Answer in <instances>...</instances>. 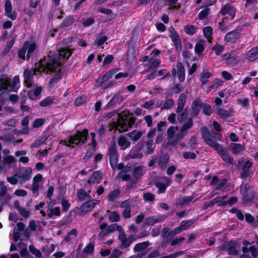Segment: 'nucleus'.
Listing matches in <instances>:
<instances>
[{
	"instance_id": "f257e3e1",
	"label": "nucleus",
	"mask_w": 258,
	"mask_h": 258,
	"mask_svg": "<svg viewBox=\"0 0 258 258\" xmlns=\"http://www.w3.org/2000/svg\"><path fill=\"white\" fill-rule=\"evenodd\" d=\"M72 52V50L69 47L62 48L59 50L58 54H55L49 56L47 59L44 58L40 60L38 71H42L46 74L57 72L56 75L50 80V87H54L61 78L62 72L60 66L62 61L61 57L68 59L71 55Z\"/></svg>"
},
{
	"instance_id": "f03ea898",
	"label": "nucleus",
	"mask_w": 258,
	"mask_h": 258,
	"mask_svg": "<svg viewBox=\"0 0 258 258\" xmlns=\"http://www.w3.org/2000/svg\"><path fill=\"white\" fill-rule=\"evenodd\" d=\"M201 132L203 138L206 144L216 150L224 161L229 164L232 163L233 159L228 154L227 149L217 143L216 139L211 136L209 130L203 127Z\"/></svg>"
},
{
	"instance_id": "7ed1b4c3",
	"label": "nucleus",
	"mask_w": 258,
	"mask_h": 258,
	"mask_svg": "<svg viewBox=\"0 0 258 258\" xmlns=\"http://www.w3.org/2000/svg\"><path fill=\"white\" fill-rule=\"evenodd\" d=\"M134 122V118L128 111H124L121 113L118 114L117 122L111 123L110 125L111 128L109 129V131L114 130L115 131H118L120 133L126 132L132 126Z\"/></svg>"
},
{
	"instance_id": "20e7f679",
	"label": "nucleus",
	"mask_w": 258,
	"mask_h": 258,
	"mask_svg": "<svg viewBox=\"0 0 258 258\" xmlns=\"http://www.w3.org/2000/svg\"><path fill=\"white\" fill-rule=\"evenodd\" d=\"M20 86L19 76H15L11 83V76L8 75L0 76V92L4 90L8 92L16 91Z\"/></svg>"
},
{
	"instance_id": "39448f33",
	"label": "nucleus",
	"mask_w": 258,
	"mask_h": 258,
	"mask_svg": "<svg viewBox=\"0 0 258 258\" xmlns=\"http://www.w3.org/2000/svg\"><path fill=\"white\" fill-rule=\"evenodd\" d=\"M88 134L87 130H84L82 132H77L76 134L71 136L68 141L61 140L60 143L72 147L75 145L80 146L85 143Z\"/></svg>"
},
{
	"instance_id": "423d86ee",
	"label": "nucleus",
	"mask_w": 258,
	"mask_h": 258,
	"mask_svg": "<svg viewBox=\"0 0 258 258\" xmlns=\"http://www.w3.org/2000/svg\"><path fill=\"white\" fill-rule=\"evenodd\" d=\"M37 47V45L33 40L27 41L24 43L23 47L19 50L18 56L24 60L27 51V59H29Z\"/></svg>"
},
{
	"instance_id": "0eeeda50",
	"label": "nucleus",
	"mask_w": 258,
	"mask_h": 258,
	"mask_svg": "<svg viewBox=\"0 0 258 258\" xmlns=\"http://www.w3.org/2000/svg\"><path fill=\"white\" fill-rule=\"evenodd\" d=\"M168 143L171 145H175L178 141L184 137L180 130L177 127L170 126L167 130Z\"/></svg>"
},
{
	"instance_id": "6e6552de",
	"label": "nucleus",
	"mask_w": 258,
	"mask_h": 258,
	"mask_svg": "<svg viewBox=\"0 0 258 258\" xmlns=\"http://www.w3.org/2000/svg\"><path fill=\"white\" fill-rule=\"evenodd\" d=\"M40 62L38 64H36V67L33 70V73L29 70H26L24 72V82L26 85L28 87L31 86L33 83V75H37L38 73L42 72V71H38V68H39Z\"/></svg>"
},
{
	"instance_id": "1a4fd4ad",
	"label": "nucleus",
	"mask_w": 258,
	"mask_h": 258,
	"mask_svg": "<svg viewBox=\"0 0 258 258\" xmlns=\"http://www.w3.org/2000/svg\"><path fill=\"white\" fill-rule=\"evenodd\" d=\"M108 156L110 164L112 168L117 167L118 170H120L123 168V165L122 164H117L118 162V156L116 150L114 147H112L109 149Z\"/></svg>"
},
{
	"instance_id": "9d476101",
	"label": "nucleus",
	"mask_w": 258,
	"mask_h": 258,
	"mask_svg": "<svg viewBox=\"0 0 258 258\" xmlns=\"http://www.w3.org/2000/svg\"><path fill=\"white\" fill-rule=\"evenodd\" d=\"M168 30L169 32L170 37L172 42L176 46V49L178 51H181L182 49V44L181 42V39L180 38L179 35L178 34L177 32L172 26L169 28Z\"/></svg>"
},
{
	"instance_id": "9b49d317",
	"label": "nucleus",
	"mask_w": 258,
	"mask_h": 258,
	"mask_svg": "<svg viewBox=\"0 0 258 258\" xmlns=\"http://www.w3.org/2000/svg\"><path fill=\"white\" fill-rule=\"evenodd\" d=\"M118 238L121 242L120 247L121 248L124 249L128 247L131 243L135 240L134 236L132 235L127 237L124 232H121L119 234Z\"/></svg>"
},
{
	"instance_id": "f8f14e48",
	"label": "nucleus",
	"mask_w": 258,
	"mask_h": 258,
	"mask_svg": "<svg viewBox=\"0 0 258 258\" xmlns=\"http://www.w3.org/2000/svg\"><path fill=\"white\" fill-rule=\"evenodd\" d=\"M99 203L98 200H91L83 204L80 208L79 214L82 215L91 211Z\"/></svg>"
},
{
	"instance_id": "ddd939ff",
	"label": "nucleus",
	"mask_w": 258,
	"mask_h": 258,
	"mask_svg": "<svg viewBox=\"0 0 258 258\" xmlns=\"http://www.w3.org/2000/svg\"><path fill=\"white\" fill-rule=\"evenodd\" d=\"M237 246L238 243L236 241H229L225 243L221 249L226 250L229 254L237 255L238 254Z\"/></svg>"
},
{
	"instance_id": "4468645a",
	"label": "nucleus",
	"mask_w": 258,
	"mask_h": 258,
	"mask_svg": "<svg viewBox=\"0 0 258 258\" xmlns=\"http://www.w3.org/2000/svg\"><path fill=\"white\" fill-rule=\"evenodd\" d=\"M144 145L142 143H138L134 147H133L128 156L131 158H141L143 157V153L141 152L143 148Z\"/></svg>"
},
{
	"instance_id": "2eb2a0df",
	"label": "nucleus",
	"mask_w": 258,
	"mask_h": 258,
	"mask_svg": "<svg viewBox=\"0 0 258 258\" xmlns=\"http://www.w3.org/2000/svg\"><path fill=\"white\" fill-rule=\"evenodd\" d=\"M220 13L222 15H228L232 19L234 18L236 14L235 9L228 4H226L222 7Z\"/></svg>"
},
{
	"instance_id": "dca6fc26",
	"label": "nucleus",
	"mask_w": 258,
	"mask_h": 258,
	"mask_svg": "<svg viewBox=\"0 0 258 258\" xmlns=\"http://www.w3.org/2000/svg\"><path fill=\"white\" fill-rule=\"evenodd\" d=\"M55 204L54 201H51L48 203L47 205V209L46 210L47 215L49 218H51L53 216H58L60 214V211L59 208H53V205Z\"/></svg>"
},
{
	"instance_id": "f3484780",
	"label": "nucleus",
	"mask_w": 258,
	"mask_h": 258,
	"mask_svg": "<svg viewBox=\"0 0 258 258\" xmlns=\"http://www.w3.org/2000/svg\"><path fill=\"white\" fill-rule=\"evenodd\" d=\"M166 218L165 215H157L148 218L144 222V226L153 225L154 224L163 221Z\"/></svg>"
},
{
	"instance_id": "a211bd4d",
	"label": "nucleus",
	"mask_w": 258,
	"mask_h": 258,
	"mask_svg": "<svg viewBox=\"0 0 258 258\" xmlns=\"http://www.w3.org/2000/svg\"><path fill=\"white\" fill-rule=\"evenodd\" d=\"M12 6L11 2L9 0H7L5 5V15L11 20H14L17 17V13L14 11L12 12Z\"/></svg>"
},
{
	"instance_id": "6ab92c4d",
	"label": "nucleus",
	"mask_w": 258,
	"mask_h": 258,
	"mask_svg": "<svg viewBox=\"0 0 258 258\" xmlns=\"http://www.w3.org/2000/svg\"><path fill=\"white\" fill-rule=\"evenodd\" d=\"M131 203V200H127L123 202L120 205L121 208L123 209L122 212V215L125 218H129L131 217L130 206Z\"/></svg>"
},
{
	"instance_id": "aec40b11",
	"label": "nucleus",
	"mask_w": 258,
	"mask_h": 258,
	"mask_svg": "<svg viewBox=\"0 0 258 258\" xmlns=\"http://www.w3.org/2000/svg\"><path fill=\"white\" fill-rule=\"evenodd\" d=\"M245 58L250 62L258 58V46L253 47L247 51L245 55Z\"/></svg>"
},
{
	"instance_id": "412c9836",
	"label": "nucleus",
	"mask_w": 258,
	"mask_h": 258,
	"mask_svg": "<svg viewBox=\"0 0 258 258\" xmlns=\"http://www.w3.org/2000/svg\"><path fill=\"white\" fill-rule=\"evenodd\" d=\"M32 169L30 167L25 168L23 171L18 174L19 179L24 182L30 179L32 175Z\"/></svg>"
},
{
	"instance_id": "4be33fe9",
	"label": "nucleus",
	"mask_w": 258,
	"mask_h": 258,
	"mask_svg": "<svg viewBox=\"0 0 258 258\" xmlns=\"http://www.w3.org/2000/svg\"><path fill=\"white\" fill-rule=\"evenodd\" d=\"M42 179V176L41 174H37L33 177V184L31 188L33 193L37 191L40 187Z\"/></svg>"
},
{
	"instance_id": "5701e85b",
	"label": "nucleus",
	"mask_w": 258,
	"mask_h": 258,
	"mask_svg": "<svg viewBox=\"0 0 258 258\" xmlns=\"http://www.w3.org/2000/svg\"><path fill=\"white\" fill-rule=\"evenodd\" d=\"M165 183L157 182L156 186L158 189V192L159 194L163 193L165 191L166 188L171 185L172 183V180L169 178L164 177Z\"/></svg>"
},
{
	"instance_id": "b1692460",
	"label": "nucleus",
	"mask_w": 258,
	"mask_h": 258,
	"mask_svg": "<svg viewBox=\"0 0 258 258\" xmlns=\"http://www.w3.org/2000/svg\"><path fill=\"white\" fill-rule=\"evenodd\" d=\"M113 82L110 80L104 79L103 78H99L96 82L95 86L97 87H100L103 89H106L111 87L113 84Z\"/></svg>"
},
{
	"instance_id": "393cba45",
	"label": "nucleus",
	"mask_w": 258,
	"mask_h": 258,
	"mask_svg": "<svg viewBox=\"0 0 258 258\" xmlns=\"http://www.w3.org/2000/svg\"><path fill=\"white\" fill-rule=\"evenodd\" d=\"M239 36L238 30H233L228 32L225 36L224 40L227 43H235Z\"/></svg>"
},
{
	"instance_id": "a878e982",
	"label": "nucleus",
	"mask_w": 258,
	"mask_h": 258,
	"mask_svg": "<svg viewBox=\"0 0 258 258\" xmlns=\"http://www.w3.org/2000/svg\"><path fill=\"white\" fill-rule=\"evenodd\" d=\"M15 161V158L12 155H8L3 158L2 164H3V171L6 172L8 171L10 169L9 165L14 163Z\"/></svg>"
},
{
	"instance_id": "bb28decb",
	"label": "nucleus",
	"mask_w": 258,
	"mask_h": 258,
	"mask_svg": "<svg viewBox=\"0 0 258 258\" xmlns=\"http://www.w3.org/2000/svg\"><path fill=\"white\" fill-rule=\"evenodd\" d=\"M216 113L223 119H226L231 116L232 112L230 110H226L220 107H217L215 110Z\"/></svg>"
},
{
	"instance_id": "cd10ccee",
	"label": "nucleus",
	"mask_w": 258,
	"mask_h": 258,
	"mask_svg": "<svg viewBox=\"0 0 258 258\" xmlns=\"http://www.w3.org/2000/svg\"><path fill=\"white\" fill-rule=\"evenodd\" d=\"M17 228H15L13 231L14 240L17 241L20 238V233L24 231L25 225L22 222H19L17 224Z\"/></svg>"
},
{
	"instance_id": "c85d7f7f",
	"label": "nucleus",
	"mask_w": 258,
	"mask_h": 258,
	"mask_svg": "<svg viewBox=\"0 0 258 258\" xmlns=\"http://www.w3.org/2000/svg\"><path fill=\"white\" fill-rule=\"evenodd\" d=\"M226 62L229 66H234L238 63L239 59L238 57L231 55L230 53H226L224 55Z\"/></svg>"
},
{
	"instance_id": "c756f323",
	"label": "nucleus",
	"mask_w": 258,
	"mask_h": 258,
	"mask_svg": "<svg viewBox=\"0 0 258 258\" xmlns=\"http://www.w3.org/2000/svg\"><path fill=\"white\" fill-rule=\"evenodd\" d=\"M41 92L42 87L40 86H37L34 90L29 91V97L30 99L34 100L39 99Z\"/></svg>"
},
{
	"instance_id": "7c9ffc66",
	"label": "nucleus",
	"mask_w": 258,
	"mask_h": 258,
	"mask_svg": "<svg viewBox=\"0 0 258 258\" xmlns=\"http://www.w3.org/2000/svg\"><path fill=\"white\" fill-rule=\"evenodd\" d=\"M144 132L138 130H134L126 135L133 141H138L143 135Z\"/></svg>"
},
{
	"instance_id": "2f4dec72",
	"label": "nucleus",
	"mask_w": 258,
	"mask_h": 258,
	"mask_svg": "<svg viewBox=\"0 0 258 258\" xmlns=\"http://www.w3.org/2000/svg\"><path fill=\"white\" fill-rule=\"evenodd\" d=\"M118 144L120 149L124 150L130 147L131 143L125 136H121L118 139Z\"/></svg>"
},
{
	"instance_id": "473e14b6",
	"label": "nucleus",
	"mask_w": 258,
	"mask_h": 258,
	"mask_svg": "<svg viewBox=\"0 0 258 258\" xmlns=\"http://www.w3.org/2000/svg\"><path fill=\"white\" fill-rule=\"evenodd\" d=\"M186 98V96L184 93L180 94L177 102V113H178L182 111L184 106Z\"/></svg>"
},
{
	"instance_id": "72a5a7b5",
	"label": "nucleus",
	"mask_w": 258,
	"mask_h": 258,
	"mask_svg": "<svg viewBox=\"0 0 258 258\" xmlns=\"http://www.w3.org/2000/svg\"><path fill=\"white\" fill-rule=\"evenodd\" d=\"M101 176V174L100 172L95 171L88 179V183L91 185L98 184L99 183Z\"/></svg>"
},
{
	"instance_id": "f704fd0d",
	"label": "nucleus",
	"mask_w": 258,
	"mask_h": 258,
	"mask_svg": "<svg viewBox=\"0 0 258 258\" xmlns=\"http://www.w3.org/2000/svg\"><path fill=\"white\" fill-rule=\"evenodd\" d=\"M143 145L144 151L145 154L149 155L154 152L155 147L153 146V141L150 140L146 142Z\"/></svg>"
},
{
	"instance_id": "c9c22d12",
	"label": "nucleus",
	"mask_w": 258,
	"mask_h": 258,
	"mask_svg": "<svg viewBox=\"0 0 258 258\" xmlns=\"http://www.w3.org/2000/svg\"><path fill=\"white\" fill-rule=\"evenodd\" d=\"M177 73L180 82H183L185 79L184 69L181 62L177 63L176 65Z\"/></svg>"
},
{
	"instance_id": "e433bc0d",
	"label": "nucleus",
	"mask_w": 258,
	"mask_h": 258,
	"mask_svg": "<svg viewBox=\"0 0 258 258\" xmlns=\"http://www.w3.org/2000/svg\"><path fill=\"white\" fill-rule=\"evenodd\" d=\"M202 103L200 100H196L193 101L191 105L192 113L194 116H197L200 110Z\"/></svg>"
},
{
	"instance_id": "4c0bfd02",
	"label": "nucleus",
	"mask_w": 258,
	"mask_h": 258,
	"mask_svg": "<svg viewBox=\"0 0 258 258\" xmlns=\"http://www.w3.org/2000/svg\"><path fill=\"white\" fill-rule=\"evenodd\" d=\"M205 40L200 39L196 44L195 46V53L200 55L205 49Z\"/></svg>"
},
{
	"instance_id": "58836bf2",
	"label": "nucleus",
	"mask_w": 258,
	"mask_h": 258,
	"mask_svg": "<svg viewBox=\"0 0 258 258\" xmlns=\"http://www.w3.org/2000/svg\"><path fill=\"white\" fill-rule=\"evenodd\" d=\"M212 76V74L208 70H204L201 73L200 81L203 85L206 84L208 79Z\"/></svg>"
},
{
	"instance_id": "ea45409f",
	"label": "nucleus",
	"mask_w": 258,
	"mask_h": 258,
	"mask_svg": "<svg viewBox=\"0 0 258 258\" xmlns=\"http://www.w3.org/2000/svg\"><path fill=\"white\" fill-rule=\"evenodd\" d=\"M193 125V121L192 118H188L187 121L184 123L182 127L180 130L181 134L184 136L187 134V131L190 129Z\"/></svg>"
},
{
	"instance_id": "a19ab883",
	"label": "nucleus",
	"mask_w": 258,
	"mask_h": 258,
	"mask_svg": "<svg viewBox=\"0 0 258 258\" xmlns=\"http://www.w3.org/2000/svg\"><path fill=\"white\" fill-rule=\"evenodd\" d=\"M203 32L205 37L209 43L212 42L211 37L213 34V29L210 26H207L203 29Z\"/></svg>"
},
{
	"instance_id": "79ce46f5",
	"label": "nucleus",
	"mask_w": 258,
	"mask_h": 258,
	"mask_svg": "<svg viewBox=\"0 0 258 258\" xmlns=\"http://www.w3.org/2000/svg\"><path fill=\"white\" fill-rule=\"evenodd\" d=\"M149 246V242L148 241H145L141 243L137 244L134 249L136 251L145 252L148 248Z\"/></svg>"
},
{
	"instance_id": "37998d69",
	"label": "nucleus",
	"mask_w": 258,
	"mask_h": 258,
	"mask_svg": "<svg viewBox=\"0 0 258 258\" xmlns=\"http://www.w3.org/2000/svg\"><path fill=\"white\" fill-rule=\"evenodd\" d=\"M120 170L121 171L118 174V176L124 181L128 180L130 179V175L127 173L128 171H130V168H124L123 167V168Z\"/></svg>"
},
{
	"instance_id": "c03bdc74",
	"label": "nucleus",
	"mask_w": 258,
	"mask_h": 258,
	"mask_svg": "<svg viewBox=\"0 0 258 258\" xmlns=\"http://www.w3.org/2000/svg\"><path fill=\"white\" fill-rule=\"evenodd\" d=\"M244 150V146L240 144L234 143L231 146V150L234 154H238Z\"/></svg>"
},
{
	"instance_id": "a18cd8bd",
	"label": "nucleus",
	"mask_w": 258,
	"mask_h": 258,
	"mask_svg": "<svg viewBox=\"0 0 258 258\" xmlns=\"http://www.w3.org/2000/svg\"><path fill=\"white\" fill-rule=\"evenodd\" d=\"M197 29L196 26L191 25H186L183 28L185 33L190 35L195 34L197 32Z\"/></svg>"
},
{
	"instance_id": "49530a36",
	"label": "nucleus",
	"mask_w": 258,
	"mask_h": 258,
	"mask_svg": "<svg viewBox=\"0 0 258 258\" xmlns=\"http://www.w3.org/2000/svg\"><path fill=\"white\" fill-rule=\"evenodd\" d=\"M47 136H43L39 137L37 140L31 144V147L32 148H38L40 147L45 141L47 139Z\"/></svg>"
},
{
	"instance_id": "de8ad7c7",
	"label": "nucleus",
	"mask_w": 258,
	"mask_h": 258,
	"mask_svg": "<svg viewBox=\"0 0 258 258\" xmlns=\"http://www.w3.org/2000/svg\"><path fill=\"white\" fill-rule=\"evenodd\" d=\"M194 199L192 196H186L179 199L177 202V205H183L190 203Z\"/></svg>"
},
{
	"instance_id": "09e8293b",
	"label": "nucleus",
	"mask_w": 258,
	"mask_h": 258,
	"mask_svg": "<svg viewBox=\"0 0 258 258\" xmlns=\"http://www.w3.org/2000/svg\"><path fill=\"white\" fill-rule=\"evenodd\" d=\"M108 231H110V233L114 232L115 231H118L119 232V234L121 233V232H123L122 227L116 224H113L110 225L108 227Z\"/></svg>"
},
{
	"instance_id": "8fccbe9b",
	"label": "nucleus",
	"mask_w": 258,
	"mask_h": 258,
	"mask_svg": "<svg viewBox=\"0 0 258 258\" xmlns=\"http://www.w3.org/2000/svg\"><path fill=\"white\" fill-rule=\"evenodd\" d=\"M54 101V98L52 97H47L40 102V106L42 107H46L51 105Z\"/></svg>"
},
{
	"instance_id": "3c124183",
	"label": "nucleus",
	"mask_w": 258,
	"mask_h": 258,
	"mask_svg": "<svg viewBox=\"0 0 258 258\" xmlns=\"http://www.w3.org/2000/svg\"><path fill=\"white\" fill-rule=\"evenodd\" d=\"M223 84V81L219 79H216L213 82V84L209 88V91L216 90L218 87L222 86Z\"/></svg>"
},
{
	"instance_id": "603ef678",
	"label": "nucleus",
	"mask_w": 258,
	"mask_h": 258,
	"mask_svg": "<svg viewBox=\"0 0 258 258\" xmlns=\"http://www.w3.org/2000/svg\"><path fill=\"white\" fill-rule=\"evenodd\" d=\"M120 194V190L119 189H116L110 193L108 197V200L110 202H112L116 200V199L119 196Z\"/></svg>"
},
{
	"instance_id": "864d4df0",
	"label": "nucleus",
	"mask_w": 258,
	"mask_h": 258,
	"mask_svg": "<svg viewBox=\"0 0 258 258\" xmlns=\"http://www.w3.org/2000/svg\"><path fill=\"white\" fill-rule=\"evenodd\" d=\"M29 249L30 251L35 256L36 258H43L41 251L35 248L33 245H30Z\"/></svg>"
},
{
	"instance_id": "5fc2aeb1",
	"label": "nucleus",
	"mask_w": 258,
	"mask_h": 258,
	"mask_svg": "<svg viewBox=\"0 0 258 258\" xmlns=\"http://www.w3.org/2000/svg\"><path fill=\"white\" fill-rule=\"evenodd\" d=\"M168 161V158L166 156L164 155L160 157L158 159V164L161 168H164L166 167Z\"/></svg>"
},
{
	"instance_id": "6e6d98bb",
	"label": "nucleus",
	"mask_w": 258,
	"mask_h": 258,
	"mask_svg": "<svg viewBox=\"0 0 258 258\" xmlns=\"http://www.w3.org/2000/svg\"><path fill=\"white\" fill-rule=\"evenodd\" d=\"M119 214L115 211L111 212L109 216V219L112 222H117L119 220Z\"/></svg>"
},
{
	"instance_id": "4d7b16f0",
	"label": "nucleus",
	"mask_w": 258,
	"mask_h": 258,
	"mask_svg": "<svg viewBox=\"0 0 258 258\" xmlns=\"http://www.w3.org/2000/svg\"><path fill=\"white\" fill-rule=\"evenodd\" d=\"M86 100V97L84 95L77 97L75 101V105L77 106H80L84 103Z\"/></svg>"
},
{
	"instance_id": "13d9d810",
	"label": "nucleus",
	"mask_w": 258,
	"mask_h": 258,
	"mask_svg": "<svg viewBox=\"0 0 258 258\" xmlns=\"http://www.w3.org/2000/svg\"><path fill=\"white\" fill-rule=\"evenodd\" d=\"M237 201V198L235 197H233L230 198L227 201H225V202H223V203H221L220 204V206H225L227 205L229 206H232L235 203H236Z\"/></svg>"
},
{
	"instance_id": "bf43d9fd",
	"label": "nucleus",
	"mask_w": 258,
	"mask_h": 258,
	"mask_svg": "<svg viewBox=\"0 0 258 258\" xmlns=\"http://www.w3.org/2000/svg\"><path fill=\"white\" fill-rule=\"evenodd\" d=\"M78 198L81 200H84L86 198H89V195L84 189H80L77 191Z\"/></svg>"
},
{
	"instance_id": "052dcab7",
	"label": "nucleus",
	"mask_w": 258,
	"mask_h": 258,
	"mask_svg": "<svg viewBox=\"0 0 258 258\" xmlns=\"http://www.w3.org/2000/svg\"><path fill=\"white\" fill-rule=\"evenodd\" d=\"M252 165V163L251 162H250L249 161H247L243 167V172L241 174V176L242 177H245L247 176V170Z\"/></svg>"
},
{
	"instance_id": "680f3d73",
	"label": "nucleus",
	"mask_w": 258,
	"mask_h": 258,
	"mask_svg": "<svg viewBox=\"0 0 258 258\" xmlns=\"http://www.w3.org/2000/svg\"><path fill=\"white\" fill-rule=\"evenodd\" d=\"M210 12V9L206 8L201 11L198 15V19L203 20L205 19L209 15Z\"/></svg>"
},
{
	"instance_id": "e2e57ef3",
	"label": "nucleus",
	"mask_w": 258,
	"mask_h": 258,
	"mask_svg": "<svg viewBox=\"0 0 258 258\" xmlns=\"http://www.w3.org/2000/svg\"><path fill=\"white\" fill-rule=\"evenodd\" d=\"M224 46L223 45L216 44L213 47V50L217 55H220L224 51Z\"/></svg>"
},
{
	"instance_id": "0e129e2a",
	"label": "nucleus",
	"mask_w": 258,
	"mask_h": 258,
	"mask_svg": "<svg viewBox=\"0 0 258 258\" xmlns=\"http://www.w3.org/2000/svg\"><path fill=\"white\" fill-rule=\"evenodd\" d=\"M74 17L72 16H69L62 23L61 25L62 27H68L74 23Z\"/></svg>"
},
{
	"instance_id": "69168bd1",
	"label": "nucleus",
	"mask_w": 258,
	"mask_h": 258,
	"mask_svg": "<svg viewBox=\"0 0 258 258\" xmlns=\"http://www.w3.org/2000/svg\"><path fill=\"white\" fill-rule=\"evenodd\" d=\"M118 71V69H114L106 73L105 75L102 77L104 79L109 80Z\"/></svg>"
},
{
	"instance_id": "338daca9",
	"label": "nucleus",
	"mask_w": 258,
	"mask_h": 258,
	"mask_svg": "<svg viewBox=\"0 0 258 258\" xmlns=\"http://www.w3.org/2000/svg\"><path fill=\"white\" fill-rule=\"evenodd\" d=\"M197 157L196 154L191 152H185L183 154V157L185 159H195Z\"/></svg>"
},
{
	"instance_id": "774afa93",
	"label": "nucleus",
	"mask_w": 258,
	"mask_h": 258,
	"mask_svg": "<svg viewBox=\"0 0 258 258\" xmlns=\"http://www.w3.org/2000/svg\"><path fill=\"white\" fill-rule=\"evenodd\" d=\"M149 61L151 63V64L150 67H149V70L157 68L160 65L161 62L160 60L159 59H156L155 60H153L152 61H151V60L150 59Z\"/></svg>"
}]
</instances>
